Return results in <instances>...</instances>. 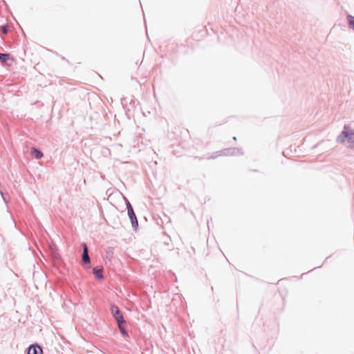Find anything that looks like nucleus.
<instances>
[{
	"instance_id": "nucleus-1",
	"label": "nucleus",
	"mask_w": 354,
	"mask_h": 354,
	"mask_svg": "<svg viewBox=\"0 0 354 354\" xmlns=\"http://www.w3.org/2000/svg\"><path fill=\"white\" fill-rule=\"evenodd\" d=\"M338 140L341 142H347L349 145H354V131L349 127H345L344 130L338 137Z\"/></svg>"
},
{
	"instance_id": "nucleus-2",
	"label": "nucleus",
	"mask_w": 354,
	"mask_h": 354,
	"mask_svg": "<svg viewBox=\"0 0 354 354\" xmlns=\"http://www.w3.org/2000/svg\"><path fill=\"white\" fill-rule=\"evenodd\" d=\"M111 311L113 316L115 319L117 324L125 323V321L123 319L122 314L118 306H116L115 305H112L111 306Z\"/></svg>"
},
{
	"instance_id": "nucleus-3",
	"label": "nucleus",
	"mask_w": 354,
	"mask_h": 354,
	"mask_svg": "<svg viewBox=\"0 0 354 354\" xmlns=\"http://www.w3.org/2000/svg\"><path fill=\"white\" fill-rule=\"evenodd\" d=\"M128 214L131 220L132 225L134 226L135 225H138V221L136 216V214L133 212L132 207L130 203H128Z\"/></svg>"
},
{
	"instance_id": "nucleus-4",
	"label": "nucleus",
	"mask_w": 354,
	"mask_h": 354,
	"mask_svg": "<svg viewBox=\"0 0 354 354\" xmlns=\"http://www.w3.org/2000/svg\"><path fill=\"white\" fill-rule=\"evenodd\" d=\"M38 353H42V350L39 346L32 345L28 351V354H38Z\"/></svg>"
},
{
	"instance_id": "nucleus-5",
	"label": "nucleus",
	"mask_w": 354,
	"mask_h": 354,
	"mask_svg": "<svg viewBox=\"0 0 354 354\" xmlns=\"http://www.w3.org/2000/svg\"><path fill=\"white\" fill-rule=\"evenodd\" d=\"M83 254H82V261L86 263H90V259L88 254V250L86 244H83Z\"/></svg>"
},
{
	"instance_id": "nucleus-6",
	"label": "nucleus",
	"mask_w": 354,
	"mask_h": 354,
	"mask_svg": "<svg viewBox=\"0 0 354 354\" xmlns=\"http://www.w3.org/2000/svg\"><path fill=\"white\" fill-rule=\"evenodd\" d=\"M30 153L32 156H34L37 159H39L43 156L42 152L34 147L31 148Z\"/></svg>"
},
{
	"instance_id": "nucleus-7",
	"label": "nucleus",
	"mask_w": 354,
	"mask_h": 354,
	"mask_svg": "<svg viewBox=\"0 0 354 354\" xmlns=\"http://www.w3.org/2000/svg\"><path fill=\"white\" fill-rule=\"evenodd\" d=\"M103 271L102 269H97L96 268H93V274L95 275V277L98 279H103Z\"/></svg>"
},
{
	"instance_id": "nucleus-8",
	"label": "nucleus",
	"mask_w": 354,
	"mask_h": 354,
	"mask_svg": "<svg viewBox=\"0 0 354 354\" xmlns=\"http://www.w3.org/2000/svg\"><path fill=\"white\" fill-rule=\"evenodd\" d=\"M10 55L8 54L0 53V61L5 63L9 59Z\"/></svg>"
},
{
	"instance_id": "nucleus-9",
	"label": "nucleus",
	"mask_w": 354,
	"mask_h": 354,
	"mask_svg": "<svg viewBox=\"0 0 354 354\" xmlns=\"http://www.w3.org/2000/svg\"><path fill=\"white\" fill-rule=\"evenodd\" d=\"M124 324V323H118V325L119 329H120L121 333L122 334V335L126 337V336H127V333L126 330L124 329V328L122 326V325Z\"/></svg>"
},
{
	"instance_id": "nucleus-10",
	"label": "nucleus",
	"mask_w": 354,
	"mask_h": 354,
	"mask_svg": "<svg viewBox=\"0 0 354 354\" xmlns=\"http://www.w3.org/2000/svg\"><path fill=\"white\" fill-rule=\"evenodd\" d=\"M349 24L351 26V27L354 29V17H349Z\"/></svg>"
},
{
	"instance_id": "nucleus-11",
	"label": "nucleus",
	"mask_w": 354,
	"mask_h": 354,
	"mask_svg": "<svg viewBox=\"0 0 354 354\" xmlns=\"http://www.w3.org/2000/svg\"><path fill=\"white\" fill-rule=\"evenodd\" d=\"M3 31L4 33L7 32V31H6V30L5 28H3Z\"/></svg>"
}]
</instances>
